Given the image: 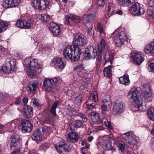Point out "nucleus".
I'll return each instance as SVG.
<instances>
[{
	"mask_svg": "<svg viewBox=\"0 0 154 154\" xmlns=\"http://www.w3.org/2000/svg\"><path fill=\"white\" fill-rule=\"evenodd\" d=\"M92 122L95 123L100 124L103 122V120L102 121L100 118V115L94 112H92L90 114Z\"/></svg>",
	"mask_w": 154,
	"mask_h": 154,
	"instance_id": "b1692460",
	"label": "nucleus"
},
{
	"mask_svg": "<svg viewBox=\"0 0 154 154\" xmlns=\"http://www.w3.org/2000/svg\"><path fill=\"white\" fill-rule=\"evenodd\" d=\"M128 97L130 100L133 102L136 110L143 112L142 101L144 100V92L140 87H134L128 93Z\"/></svg>",
	"mask_w": 154,
	"mask_h": 154,
	"instance_id": "f257e3e1",
	"label": "nucleus"
},
{
	"mask_svg": "<svg viewBox=\"0 0 154 154\" xmlns=\"http://www.w3.org/2000/svg\"><path fill=\"white\" fill-rule=\"evenodd\" d=\"M122 137L126 142L131 145H134L136 143L134 136L131 133L128 132L122 134Z\"/></svg>",
	"mask_w": 154,
	"mask_h": 154,
	"instance_id": "f8f14e48",
	"label": "nucleus"
},
{
	"mask_svg": "<svg viewBox=\"0 0 154 154\" xmlns=\"http://www.w3.org/2000/svg\"><path fill=\"white\" fill-rule=\"evenodd\" d=\"M43 135V133L40 130V128L35 131L31 136V137L33 140L38 142L42 140V136Z\"/></svg>",
	"mask_w": 154,
	"mask_h": 154,
	"instance_id": "f3484780",
	"label": "nucleus"
},
{
	"mask_svg": "<svg viewBox=\"0 0 154 154\" xmlns=\"http://www.w3.org/2000/svg\"><path fill=\"white\" fill-rule=\"evenodd\" d=\"M58 78H54L53 79L46 78L43 82V87L46 91H50L55 86V85L58 80Z\"/></svg>",
	"mask_w": 154,
	"mask_h": 154,
	"instance_id": "0eeeda50",
	"label": "nucleus"
},
{
	"mask_svg": "<svg viewBox=\"0 0 154 154\" xmlns=\"http://www.w3.org/2000/svg\"><path fill=\"white\" fill-rule=\"evenodd\" d=\"M68 142L71 143H75L77 142L79 139V137L77 133L74 132L69 133L66 135Z\"/></svg>",
	"mask_w": 154,
	"mask_h": 154,
	"instance_id": "aec40b11",
	"label": "nucleus"
},
{
	"mask_svg": "<svg viewBox=\"0 0 154 154\" xmlns=\"http://www.w3.org/2000/svg\"><path fill=\"white\" fill-rule=\"evenodd\" d=\"M148 5L150 7L154 6V0H150L148 3Z\"/></svg>",
	"mask_w": 154,
	"mask_h": 154,
	"instance_id": "338daca9",
	"label": "nucleus"
},
{
	"mask_svg": "<svg viewBox=\"0 0 154 154\" xmlns=\"http://www.w3.org/2000/svg\"><path fill=\"white\" fill-rule=\"evenodd\" d=\"M33 105L35 106L38 109H41V105L39 103L38 99L36 98L34 99L33 101Z\"/></svg>",
	"mask_w": 154,
	"mask_h": 154,
	"instance_id": "c03bdc74",
	"label": "nucleus"
},
{
	"mask_svg": "<svg viewBox=\"0 0 154 154\" xmlns=\"http://www.w3.org/2000/svg\"><path fill=\"white\" fill-rule=\"evenodd\" d=\"M58 25L55 23H50L48 25V27L51 31L53 30L52 29H54L55 27L57 26Z\"/></svg>",
	"mask_w": 154,
	"mask_h": 154,
	"instance_id": "8fccbe9b",
	"label": "nucleus"
},
{
	"mask_svg": "<svg viewBox=\"0 0 154 154\" xmlns=\"http://www.w3.org/2000/svg\"><path fill=\"white\" fill-rule=\"evenodd\" d=\"M24 62L26 66L29 68L26 71L30 78H33L38 73L41 72L42 69L38 63L37 60L28 58L25 59Z\"/></svg>",
	"mask_w": 154,
	"mask_h": 154,
	"instance_id": "7ed1b4c3",
	"label": "nucleus"
},
{
	"mask_svg": "<svg viewBox=\"0 0 154 154\" xmlns=\"http://www.w3.org/2000/svg\"><path fill=\"white\" fill-rule=\"evenodd\" d=\"M135 2V0H119V4L121 5H128Z\"/></svg>",
	"mask_w": 154,
	"mask_h": 154,
	"instance_id": "c9c22d12",
	"label": "nucleus"
},
{
	"mask_svg": "<svg viewBox=\"0 0 154 154\" xmlns=\"http://www.w3.org/2000/svg\"><path fill=\"white\" fill-rule=\"evenodd\" d=\"M152 95V91L146 92V89H145V102H148L151 101Z\"/></svg>",
	"mask_w": 154,
	"mask_h": 154,
	"instance_id": "f704fd0d",
	"label": "nucleus"
},
{
	"mask_svg": "<svg viewBox=\"0 0 154 154\" xmlns=\"http://www.w3.org/2000/svg\"><path fill=\"white\" fill-rule=\"evenodd\" d=\"M8 24L3 22H0V33L5 31L7 27Z\"/></svg>",
	"mask_w": 154,
	"mask_h": 154,
	"instance_id": "58836bf2",
	"label": "nucleus"
},
{
	"mask_svg": "<svg viewBox=\"0 0 154 154\" xmlns=\"http://www.w3.org/2000/svg\"><path fill=\"white\" fill-rule=\"evenodd\" d=\"M24 21L20 20H18L15 24L16 26L20 28H23L24 25Z\"/></svg>",
	"mask_w": 154,
	"mask_h": 154,
	"instance_id": "79ce46f5",
	"label": "nucleus"
},
{
	"mask_svg": "<svg viewBox=\"0 0 154 154\" xmlns=\"http://www.w3.org/2000/svg\"><path fill=\"white\" fill-rule=\"evenodd\" d=\"M81 19L78 16H76L73 14H70L69 15L66 16V20L65 23L67 24H70V22L74 21L76 23L80 22Z\"/></svg>",
	"mask_w": 154,
	"mask_h": 154,
	"instance_id": "a211bd4d",
	"label": "nucleus"
},
{
	"mask_svg": "<svg viewBox=\"0 0 154 154\" xmlns=\"http://www.w3.org/2000/svg\"><path fill=\"white\" fill-rule=\"evenodd\" d=\"M88 17V14H86L84 15L83 17L82 18V20L84 23H87V26L88 27V23L89 22V20Z\"/></svg>",
	"mask_w": 154,
	"mask_h": 154,
	"instance_id": "603ef678",
	"label": "nucleus"
},
{
	"mask_svg": "<svg viewBox=\"0 0 154 154\" xmlns=\"http://www.w3.org/2000/svg\"><path fill=\"white\" fill-rule=\"evenodd\" d=\"M145 53L147 54L154 53V41L150 42L146 45Z\"/></svg>",
	"mask_w": 154,
	"mask_h": 154,
	"instance_id": "393cba45",
	"label": "nucleus"
},
{
	"mask_svg": "<svg viewBox=\"0 0 154 154\" xmlns=\"http://www.w3.org/2000/svg\"><path fill=\"white\" fill-rule=\"evenodd\" d=\"M50 0H32V6L35 9L41 10L46 8Z\"/></svg>",
	"mask_w": 154,
	"mask_h": 154,
	"instance_id": "423d86ee",
	"label": "nucleus"
},
{
	"mask_svg": "<svg viewBox=\"0 0 154 154\" xmlns=\"http://www.w3.org/2000/svg\"><path fill=\"white\" fill-rule=\"evenodd\" d=\"M110 104H107V103H103V104L101 106V108L102 110V113L104 114H105L107 110V106H110Z\"/></svg>",
	"mask_w": 154,
	"mask_h": 154,
	"instance_id": "a18cd8bd",
	"label": "nucleus"
},
{
	"mask_svg": "<svg viewBox=\"0 0 154 154\" xmlns=\"http://www.w3.org/2000/svg\"><path fill=\"white\" fill-rule=\"evenodd\" d=\"M53 63L57 70L60 71L64 68L65 66V63L63 62L61 58L60 57L54 59Z\"/></svg>",
	"mask_w": 154,
	"mask_h": 154,
	"instance_id": "dca6fc26",
	"label": "nucleus"
},
{
	"mask_svg": "<svg viewBox=\"0 0 154 154\" xmlns=\"http://www.w3.org/2000/svg\"><path fill=\"white\" fill-rule=\"evenodd\" d=\"M51 31L54 35L57 36L60 33V29L59 25L55 27Z\"/></svg>",
	"mask_w": 154,
	"mask_h": 154,
	"instance_id": "ea45409f",
	"label": "nucleus"
},
{
	"mask_svg": "<svg viewBox=\"0 0 154 154\" xmlns=\"http://www.w3.org/2000/svg\"><path fill=\"white\" fill-rule=\"evenodd\" d=\"M119 80L120 83L124 84L126 85H128L130 83L129 76L126 74H124L123 76L120 77Z\"/></svg>",
	"mask_w": 154,
	"mask_h": 154,
	"instance_id": "a878e982",
	"label": "nucleus"
},
{
	"mask_svg": "<svg viewBox=\"0 0 154 154\" xmlns=\"http://www.w3.org/2000/svg\"><path fill=\"white\" fill-rule=\"evenodd\" d=\"M127 38L125 32H122L118 33L114 38L115 44L119 47L124 44V42L127 40Z\"/></svg>",
	"mask_w": 154,
	"mask_h": 154,
	"instance_id": "9d476101",
	"label": "nucleus"
},
{
	"mask_svg": "<svg viewBox=\"0 0 154 154\" xmlns=\"http://www.w3.org/2000/svg\"><path fill=\"white\" fill-rule=\"evenodd\" d=\"M88 32L89 36L90 37H93L94 33V31L92 30V26L91 24V27L88 28Z\"/></svg>",
	"mask_w": 154,
	"mask_h": 154,
	"instance_id": "5fc2aeb1",
	"label": "nucleus"
},
{
	"mask_svg": "<svg viewBox=\"0 0 154 154\" xmlns=\"http://www.w3.org/2000/svg\"><path fill=\"white\" fill-rule=\"evenodd\" d=\"M21 0H5L3 6L5 8H8L16 6V4L19 3Z\"/></svg>",
	"mask_w": 154,
	"mask_h": 154,
	"instance_id": "412c9836",
	"label": "nucleus"
},
{
	"mask_svg": "<svg viewBox=\"0 0 154 154\" xmlns=\"http://www.w3.org/2000/svg\"><path fill=\"white\" fill-rule=\"evenodd\" d=\"M147 116L150 120H154V108H151L148 110Z\"/></svg>",
	"mask_w": 154,
	"mask_h": 154,
	"instance_id": "473e14b6",
	"label": "nucleus"
},
{
	"mask_svg": "<svg viewBox=\"0 0 154 154\" xmlns=\"http://www.w3.org/2000/svg\"><path fill=\"white\" fill-rule=\"evenodd\" d=\"M97 51L96 49L91 46H88L85 49L84 56L87 60L91 58H95L97 55Z\"/></svg>",
	"mask_w": 154,
	"mask_h": 154,
	"instance_id": "6e6552de",
	"label": "nucleus"
},
{
	"mask_svg": "<svg viewBox=\"0 0 154 154\" xmlns=\"http://www.w3.org/2000/svg\"><path fill=\"white\" fill-rule=\"evenodd\" d=\"M101 64L98 63H96V72H100V67Z\"/></svg>",
	"mask_w": 154,
	"mask_h": 154,
	"instance_id": "bf43d9fd",
	"label": "nucleus"
},
{
	"mask_svg": "<svg viewBox=\"0 0 154 154\" xmlns=\"http://www.w3.org/2000/svg\"><path fill=\"white\" fill-rule=\"evenodd\" d=\"M87 107L90 110H92L94 108V105L92 103H88L87 105Z\"/></svg>",
	"mask_w": 154,
	"mask_h": 154,
	"instance_id": "69168bd1",
	"label": "nucleus"
},
{
	"mask_svg": "<svg viewBox=\"0 0 154 154\" xmlns=\"http://www.w3.org/2000/svg\"><path fill=\"white\" fill-rule=\"evenodd\" d=\"M54 147L60 154H68L72 150L71 146L67 144L66 141H60L55 145Z\"/></svg>",
	"mask_w": 154,
	"mask_h": 154,
	"instance_id": "39448f33",
	"label": "nucleus"
},
{
	"mask_svg": "<svg viewBox=\"0 0 154 154\" xmlns=\"http://www.w3.org/2000/svg\"><path fill=\"white\" fill-rule=\"evenodd\" d=\"M145 89L146 92L152 91V87L150 83H149L145 85Z\"/></svg>",
	"mask_w": 154,
	"mask_h": 154,
	"instance_id": "09e8293b",
	"label": "nucleus"
},
{
	"mask_svg": "<svg viewBox=\"0 0 154 154\" xmlns=\"http://www.w3.org/2000/svg\"><path fill=\"white\" fill-rule=\"evenodd\" d=\"M113 59V56L112 53L109 51L106 52L105 56V63L109 62L112 64Z\"/></svg>",
	"mask_w": 154,
	"mask_h": 154,
	"instance_id": "cd10ccee",
	"label": "nucleus"
},
{
	"mask_svg": "<svg viewBox=\"0 0 154 154\" xmlns=\"http://www.w3.org/2000/svg\"><path fill=\"white\" fill-rule=\"evenodd\" d=\"M89 20H92L95 19V16L94 14H88Z\"/></svg>",
	"mask_w": 154,
	"mask_h": 154,
	"instance_id": "4d7b16f0",
	"label": "nucleus"
},
{
	"mask_svg": "<svg viewBox=\"0 0 154 154\" xmlns=\"http://www.w3.org/2000/svg\"><path fill=\"white\" fill-rule=\"evenodd\" d=\"M84 69V67L82 64H80L75 67L74 68V70H77L78 72H81Z\"/></svg>",
	"mask_w": 154,
	"mask_h": 154,
	"instance_id": "864d4df0",
	"label": "nucleus"
},
{
	"mask_svg": "<svg viewBox=\"0 0 154 154\" xmlns=\"http://www.w3.org/2000/svg\"><path fill=\"white\" fill-rule=\"evenodd\" d=\"M149 69L151 72H153L154 73V63H150L149 66Z\"/></svg>",
	"mask_w": 154,
	"mask_h": 154,
	"instance_id": "e2e57ef3",
	"label": "nucleus"
},
{
	"mask_svg": "<svg viewBox=\"0 0 154 154\" xmlns=\"http://www.w3.org/2000/svg\"><path fill=\"white\" fill-rule=\"evenodd\" d=\"M9 64L10 66V71H14L16 70V63L15 60H10L9 62Z\"/></svg>",
	"mask_w": 154,
	"mask_h": 154,
	"instance_id": "e433bc0d",
	"label": "nucleus"
},
{
	"mask_svg": "<svg viewBox=\"0 0 154 154\" xmlns=\"http://www.w3.org/2000/svg\"><path fill=\"white\" fill-rule=\"evenodd\" d=\"M83 125V122L81 120H76L72 122L69 124L71 130L75 131L78 128L82 127Z\"/></svg>",
	"mask_w": 154,
	"mask_h": 154,
	"instance_id": "6ab92c4d",
	"label": "nucleus"
},
{
	"mask_svg": "<svg viewBox=\"0 0 154 154\" xmlns=\"http://www.w3.org/2000/svg\"><path fill=\"white\" fill-rule=\"evenodd\" d=\"M103 101L104 103H107L109 104H111V102L110 101V97L108 95H105L103 98Z\"/></svg>",
	"mask_w": 154,
	"mask_h": 154,
	"instance_id": "4c0bfd02",
	"label": "nucleus"
},
{
	"mask_svg": "<svg viewBox=\"0 0 154 154\" xmlns=\"http://www.w3.org/2000/svg\"><path fill=\"white\" fill-rule=\"evenodd\" d=\"M82 96L81 94H79L75 98V102L79 104H80L82 102Z\"/></svg>",
	"mask_w": 154,
	"mask_h": 154,
	"instance_id": "49530a36",
	"label": "nucleus"
},
{
	"mask_svg": "<svg viewBox=\"0 0 154 154\" xmlns=\"http://www.w3.org/2000/svg\"><path fill=\"white\" fill-rule=\"evenodd\" d=\"M130 11L133 15L138 16L144 14V9L140 7V5L137 3H135L131 7Z\"/></svg>",
	"mask_w": 154,
	"mask_h": 154,
	"instance_id": "1a4fd4ad",
	"label": "nucleus"
},
{
	"mask_svg": "<svg viewBox=\"0 0 154 154\" xmlns=\"http://www.w3.org/2000/svg\"><path fill=\"white\" fill-rule=\"evenodd\" d=\"M147 15L149 16L150 19L153 20V21L154 22V13L150 9H148L146 11Z\"/></svg>",
	"mask_w": 154,
	"mask_h": 154,
	"instance_id": "37998d69",
	"label": "nucleus"
},
{
	"mask_svg": "<svg viewBox=\"0 0 154 154\" xmlns=\"http://www.w3.org/2000/svg\"><path fill=\"white\" fill-rule=\"evenodd\" d=\"M21 125L23 132H30L32 127V125L30 122L27 120H23L21 122Z\"/></svg>",
	"mask_w": 154,
	"mask_h": 154,
	"instance_id": "2eb2a0df",
	"label": "nucleus"
},
{
	"mask_svg": "<svg viewBox=\"0 0 154 154\" xmlns=\"http://www.w3.org/2000/svg\"><path fill=\"white\" fill-rule=\"evenodd\" d=\"M24 27L23 28L25 29H28L30 27H31V24L30 23L26 21H24Z\"/></svg>",
	"mask_w": 154,
	"mask_h": 154,
	"instance_id": "6e6d98bb",
	"label": "nucleus"
},
{
	"mask_svg": "<svg viewBox=\"0 0 154 154\" xmlns=\"http://www.w3.org/2000/svg\"><path fill=\"white\" fill-rule=\"evenodd\" d=\"M78 116H80L82 119L83 121L84 122H87V119L86 118V116L84 114H80L79 115H78Z\"/></svg>",
	"mask_w": 154,
	"mask_h": 154,
	"instance_id": "052dcab7",
	"label": "nucleus"
},
{
	"mask_svg": "<svg viewBox=\"0 0 154 154\" xmlns=\"http://www.w3.org/2000/svg\"><path fill=\"white\" fill-rule=\"evenodd\" d=\"M23 112V116L26 118L31 117L33 115V108L29 106H25Z\"/></svg>",
	"mask_w": 154,
	"mask_h": 154,
	"instance_id": "5701e85b",
	"label": "nucleus"
},
{
	"mask_svg": "<svg viewBox=\"0 0 154 154\" xmlns=\"http://www.w3.org/2000/svg\"><path fill=\"white\" fill-rule=\"evenodd\" d=\"M103 122H104V124H105L106 126L107 127L111 129H113V127L112 126L109 122L107 121V122H106L105 121H103Z\"/></svg>",
	"mask_w": 154,
	"mask_h": 154,
	"instance_id": "680f3d73",
	"label": "nucleus"
},
{
	"mask_svg": "<svg viewBox=\"0 0 154 154\" xmlns=\"http://www.w3.org/2000/svg\"><path fill=\"white\" fill-rule=\"evenodd\" d=\"M112 66L110 65L105 67L104 70V76L110 77L112 74V70L111 69Z\"/></svg>",
	"mask_w": 154,
	"mask_h": 154,
	"instance_id": "7c9ffc66",
	"label": "nucleus"
},
{
	"mask_svg": "<svg viewBox=\"0 0 154 154\" xmlns=\"http://www.w3.org/2000/svg\"><path fill=\"white\" fill-rule=\"evenodd\" d=\"M9 68L8 67L5 66H3L0 69L1 71L0 72H2L5 73H7L8 72Z\"/></svg>",
	"mask_w": 154,
	"mask_h": 154,
	"instance_id": "3c124183",
	"label": "nucleus"
},
{
	"mask_svg": "<svg viewBox=\"0 0 154 154\" xmlns=\"http://www.w3.org/2000/svg\"><path fill=\"white\" fill-rule=\"evenodd\" d=\"M108 0H98L97 5L99 6L103 7Z\"/></svg>",
	"mask_w": 154,
	"mask_h": 154,
	"instance_id": "de8ad7c7",
	"label": "nucleus"
},
{
	"mask_svg": "<svg viewBox=\"0 0 154 154\" xmlns=\"http://www.w3.org/2000/svg\"><path fill=\"white\" fill-rule=\"evenodd\" d=\"M123 102L119 100H116L113 105L112 110L114 114H119L122 112L124 109Z\"/></svg>",
	"mask_w": 154,
	"mask_h": 154,
	"instance_id": "9b49d317",
	"label": "nucleus"
},
{
	"mask_svg": "<svg viewBox=\"0 0 154 154\" xmlns=\"http://www.w3.org/2000/svg\"><path fill=\"white\" fill-rule=\"evenodd\" d=\"M20 140V137L17 134H13L10 140V146L11 148L16 146L17 144V142Z\"/></svg>",
	"mask_w": 154,
	"mask_h": 154,
	"instance_id": "4be33fe9",
	"label": "nucleus"
},
{
	"mask_svg": "<svg viewBox=\"0 0 154 154\" xmlns=\"http://www.w3.org/2000/svg\"><path fill=\"white\" fill-rule=\"evenodd\" d=\"M142 56L141 52H133L131 54V58L132 59L134 63L139 65L144 60L142 57Z\"/></svg>",
	"mask_w": 154,
	"mask_h": 154,
	"instance_id": "ddd939ff",
	"label": "nucleus"
},
{
	"mask_svg": "<svg viewBox=\"0 0 154 154\" xmlns=\"http://www.w3.org/2000/svg\"><path fill=\"white\" fill-rule=\"evenodd\" d=\"M48 146L47 144H45L42 145L40 146V149H42L45 150L48 149Z\"/></svg>",
	"mask_w": 154,
	"mask_h": 154,
	"instance_id": "0e129e2a",
	"label": "nucleus"
},
{
	"mask_svg": "<svg viewBox=\"0 0 154 154\" xmlns=\"http://www.w3.org/2000/svg\"><path fill=\"white\" fill-rule=\"evenodd\" d=\"M58 103V101H56L54 102L51 107L50 112L54 116H57V114L56 112V109L57 107Z\"/></svg>",
	"mask_w": 154,
	"mask_h": 154,
	"instance_id": "2f4dec72",
	"label": "nucleus"
},
{
	"mask_svg": "<svg viewBox=\"0 0 154 154\" xmlns=\"http://www.w3.org/2000/svg\"><path fill=\"white\" fill-rule=\"evenodd\" d=\"M151 147L152 149L154 151V138H152L151 144Z\"/></svg>",
	"mask_w": 154,
	"mask_h": 154,
	"instance_id": "774afa93",
	"label": "nucleus"
},
{
	"mask_svg": "<svg viewBox=\"0 0 154 154\" xmlns=\"http://www.w3.org/2000/svg\"><path fill=\"white\" fill-rule=\"evenodd\" d=\"M88 42L86 37L83 35L78 33L74 35L73 44L75 47H83L87 45Z\"/></svg>",
	"mask_w": 154,
	"mask_h": 154,
	"instance_id": "20e7f679",
	"label": "nucleus"
},
{
	"mask_svg": "<svg viewBox=\"0 0 154 154\" xmlns=\"http://www.w3.org/2000/svg\"><path fill=\"white\" fill-rule=\"evenodd\" d=\"M38 17L42 22L44 23L49 21L50 19V16L47 14H40L38 15Z\"/></svg>",
	"mask_w": 154,
	"mask_h": 154,
	"instance_id": "c756f323",
	"label": "nucleus"
},
{
	"mask_svg": "<svg viewBox=\"0 0 154 154\" xmlns=\"http://www.w3.org/2000/svg\"><path fill=\"white\" fill-rule=\"evenodd\" d=\"M105 47V42L103 39L101 41L100 44L98 46V53L97 55V57L96 59V63L102 64V52L104 49Z\"/></svg>",
	"mask_w": 154,
	"mask_h": 154,
	"instance_id": "4468645a",
	"label": "nucleus"
},
{
	"mask_svg": "<svg viewBox=\"0 0 154 154\" xmlns=\"http://www.w3.org/2000/svg\"><path fill=\"white\" fill-rule=\"evenodd\" d=\"M98 97L97 92L95 91H92L91 94H90L88 95V103H91V101L93 100L94 101L96 102L98 101Z\"/></svg>",
	"mask_w": 154,
	"mask_h": 154,
	"instance_id": "c85d7f7f",
	"label": "nucleus"
},
{
	"mask_svg": "<svg viewBox=\"0 0 154 154\" xmlns=\"http://www.w3.org/2000/svg\"><path fill=\"white\" fill-rule=\"evenodd\" d=\"M37 84L35 82L30 83L28 85L27 90L29 93H34L35 91L37 88Z\"/></svg>",
	"mask_w": 154,
	"mask_h": 154,
	"instance_id": "bb28decb",
	"label": "nucleus"
},
{
	"mask_svg": "<svg viewBox=\"0 0 154 154\" xmlns=\"http://www.w3.org/2000/svg\"><path fill=\"white\" fill-rule=\"evenodd\" d=\"M40 130L43 133L45 132L46 134H49L51 132V128L50 126L45 125L40 128Z\"/></svg>",
	"mask_w": 154,
	"mask_h": 154,
	"instance_id": "72a5a7b5",
	"label": "nucleus"
},
{
	"mask_svg": "<svg viewBox=\"0 0 154 154\" xmlns=\"http://www.w3.org/2000/svg\"><path fill=\"white\" fill-rule=\"evenodd\" d=\"M63 53L66 59L75 62L79 58L81 51L79 47H75L74 45H68L64 49Z\"/></svg>",
	"mask_w": 154,
	"mask_h": 154,
	"instance_id": "f03ea898",
	"label": "nucleus"
},
{
	"mask_svg": "<svg viewBox=\"0 0 154 154\" xmlns=\"http://www.w3.org/2000/svg\"><path fill=\"white\" fill-rule=\"evenodd\" d=\"M97 28L98 29V31H99L100 34L103 32V27L101 24L100 23H99L97 26Z\"/></svg>",
	"mask_w": 154,
	"mask_h": 154,
	"instance_id": "13d9d810",
	"label": "nucleus"
},
{
	"mask_svg": "<svg viewBox=\"0 0 154 154\" xmlns=\"http://www.w3.org/2000/svg\"><path fill=\"white\" fill-rule=\"evenodd\" d=\"M112 140L113 139L111 137L108 136H106L103 137V140L106 141L105 144L106 145V147H108V144H107V143H110Z\"/></svg>",
	"mask_w": 154,
	"mask_h": 154,
	"instance_id": "a19ab883",
	"label": "nucleus"
}]
</instances>
